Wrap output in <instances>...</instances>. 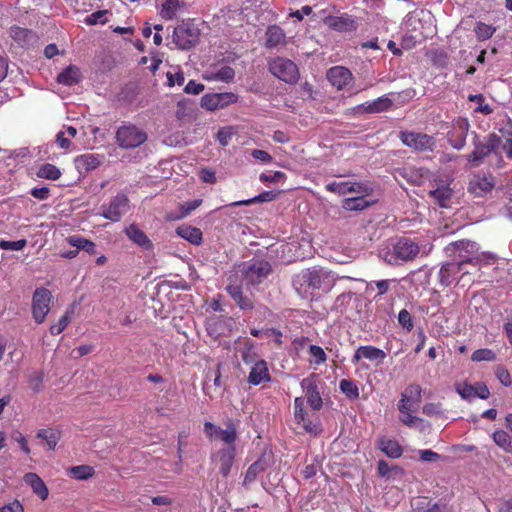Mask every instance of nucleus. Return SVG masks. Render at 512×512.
<instances>
[{
    "instance_id": "obj_19",
    "label": "nucleus",
    "mask_w": 512,
    "mask_h": 512,
    "mask_svg": "<svg viewBox=\"0 0 512 512\" xmlns=\"http://www.w3.org/2000/svg\"><path fill=\"white\" fill-rule=\"evenodd\" d=\"M271 271L269 263L265 261H255L244 268V277L248 284H255L267 277Z\"/></svg>"
},
{
    "instance_id": "obj_5",
    "label": "nucleus",
    "mask_w": 512,
    "mask_h": 512,
    "mask_svg": "<svg viewBox=\"0 0 512 512\" xmlns=\"http://www.w3.org/2000/svg\"><path fill=\"white\" fill-rule=\"evenodd\" d=\"M399 139L405 146L417 152L433 151L436 145L434 137L421 132L402 131Z\"/></svg>"
},
{
    "instance_id": "obj_8",
    "label": "nucleus",
    "mask_w": 512,
    "mask_h": 512,
    "mask_svg": "<svg viewBox=\"0 0 512 512\" xmlns=\"http://www.w3.org/2000/svg\"><path fill=\"white\" fill-rule=\"evenodd\" d=\"M204 433H206L207 438L210 440L218 438L224 442L225 447L235 448L238 434L236 433L235 425L231 421L226 424V428H221L211 422H204Z\"/></svg>"
},
{
    "instance_id": "obj_52",
    "label": "nucleus",
    "mask_w": 512,
    "mask_h": 512,
    "mask_svg": "<svg viewBox=\"0 0 512 512\" xmlns=\"http://www.w3.org/2000/svg\"><path fill=\"white\" fill-rule=\"evenodd\" d=\"M234 76H235L234 70L229 66H224V67L220 68L214 74L213 78L215 80H219V81H223V82H230L233 80Z\"/></svg>"
},
{
    "instance_id": "obj_44",
    "label": "nucleus",
    "mask_w": 512,
    "mask_h": 512,
    "mask_svg": "<svg viewBox=\"0 0 512 512\" xmlns=\"http://www.w3.org/2000/svg\"><path fill=\"white\" fill-rule=\"evenodd\" d=\"M28 386L34 394L40 393L43 389V372L40 370L31 372L28 376Z\"/></svg>"
},
{
    "instance_id": "obj_7",
    "label": "nucleus",
    "mask_w": 512,
    "mask_h": 512,
    "mask_svg": "<svg viewBox=\"0 0 512 512\" xmlns=\"http://www.w3.org/2000/svg\"><path fill=\"white\" fill-rule=\"evenodd\" d=\"M52 300L51 292L46 288H37L32 297V316L36 323L41 324L45 321L50 311Z\"/></svg>"
},
{
    "instance_id": "obj_16",
    "label": "nucleus",
    "mask_w": 512,
    "mask_h": 512,
    "mask_svg": "<svg viewBox=\"0 0 512 512\" xmlns=\"http://www.w3.org/2000/svg\"><path fill=\"white\" fill-rule=\"evenodd\" d=\"M494 184L491 175L475 174L469 181L468 191L476 197H484L492 191Z\"/></svg>"
},
{
    "instance_id": "obj_30",
    "label": "nucleus",
    "mask_w": 512,
    "mask_h": 512,
    "mask_svg": "<svg viewBox=\"0 0 512 512\" xmlns=\"http://www.w3.org/2000/svg\"><path fill=\"white\" fill-rule=\"evenodd\" d=\"M392 106V101L386 97L382 96L376 100L365 102L359 108L366 113H380L388 110Z\"/></svg>"
},
{
    "instance_id": "obj_34",
    "label": "nucleus",
    "mask_w": 512,
    "mask_h": 512,
    "mask_svg": "<svg viewBox=\"0 0 512 512\" xmlns=\"http://www.w3.org/2000/svg\"><path fill=\"white\" fill-rule=\"evenodd\" d=\"M326 24L339 31H347L355 28V22L350 17H328Z\"/></svg>"
},
{
    "instance_id": "obj_36",
    "label": "nucleus",
    "mask_w": 512,
    "mask_h": 512,
    "mask_svg": "<svg viewBox=\"0 0 512 512\" xmlns=\"http://www.w3.org/2000/svg\"><path fill=\"white\" fill-rule=\"evenodd\" d=\"M492 440H494V443L498 448L505 451L507 454L512 453L511 437L507 432L503 430H495L494 434H492Z\"/></svg>"
},
{
    "instance_id": "obj_26",
    "label": "nucleus",
    "mask_w": 512,
    "mask_h": 512,
    "mask_svg": "<svg viewBox=\"0 0 512 512\" xmlns=\"http://www.w3.org/2000/svg\"><path fill=\"white\" fill-rule=\"evenodd\" d=\"M411 508L414 512H446L444 506L437 502H431L428 497L418 496L411 500Z\"/></svg>"
},
{
    "instance_id": "obj_49",
    "label": "nucleus",
    "mask_w": 512,
    "mask_h": 512,
    "mask_svg": "<svg viewBox=\"0 0 512 512\" xmlns=\"http://www.w3.org/2000/svg\"><path fill=\"white\" fill-rule=\"evenodd\" d=\"M398 323L403 329H405L408 332H410L414 327L412 316L410 312L406 309H402L399 311Z\"/></svg>"
},
{
    "instance_id": "obj_63",
    "label": "nucleus",
    "mask_w": 512,
    "mask_h": 512,
    "mask_svg": "<svg viewBox=\"0 0 512 512\" xmlns=\"http://www.w3.org/2000/svg\"><path fill=\"white\" fill-rule=\"evenodd\" d=\"M0 512H24V507L18 500H13L0 507Z\"/></svg>"
},
{
    "instance_id": "obj_6",
    "label": "nucleus",
    "mask_w": 512,
    "mask_h": 512,
    "mask_svg": "<svg viewBox=\"0 0 512 512\" xmlns=\"http://www.w3.org/2000/svg\"><path fill=\"white\" fill-rule=\"evenodd\" d=\"M270 72L286 83H295L299 72L294 62L286 58H275L269 63Z\"/></svg>"
},
{
    "instance_id": "obj_15",
    "label": "nucleus",
    "mask_w": 512,
    "mask_h": 512,
    "mask_svg": "<svg viewBox=\"0 0 512 512\" xmlns=\"http://www.w3.org/2000/svg\"><path fill=\"white\" fill-rule=\"evenodd\" d=\"M301 388L304 390L308 406L314 411H320L321 407H323V400L321 399L320 391H318L317 383L315 382V375L312 374L302 379Z\"/></svg>"
},
{
    "instance_id": "obj_48",
    "label": "nucleus",
    "mask_w": 512,
    "mask_h": 512,
    "mask_svg": "<svg viewBox=\"0 0 512 512\" xmlns=\"http://www.w3.org/2000/svg\"><path fill=\"white\" fill-rule=\"evenodd\" d=\"M468 99L470 101H474V102L478 103V106L475 109L476 112H480L485 115H489L493 112L492 107L489 104L485 103L483 95H481V94L469 95Z\"/></svg>"
},
{
    "instance_id": "obj_1",
    "label": "nucleus",
    "mask_w": 512,
    "mask_h": 512,
    "mask_svg": "<svg viewBox=\"0 0 512 512\" xmlns=\"http://www.w3.org/2000/svg\"><path fill=\"white\" fill-rule=\"evenodd\" d=\"M452 248L460 251V260L457 262H447L440 268L438 274L439 282L444 287L450 286L455 281L456 276L462 271V266L464 264L470 263L474 266H477L481 263L493 264L496 260V256L491 253H482L481 255L475 257H466L464 254H462V251H476L477 244L475 242L461 240L452 244Z\"/></svg>"
},
{
    "instance_id": "obj_62",
    "label": "nucleus",
    "mask_w": 512,
    "mask_h": 512,
    "mask_svg": "<svg viewBox=\"0 0 512 512\" xmlns=\"http://www.w3.org/2000/svg\"><path fill=\"white\" fill-rule=\"evenodd\" d=\"M204 88L205 87L202 83H198L194 80H190L186 84V86L184 88V92L187 94L198 95L204 90Z\"/></svg>"
},
{
    "instance_id": "obj_33",
    "label": "nucleus",
    "mask_w": 512,
    "mask_h": 512,
    "mask_svg": "<svg viewBox=\"0 0 512 512\" xmlns=\"http://www.w3.org/2000/svg\"><path fill=\"white\" fill-rule=\"evenodd\" d=\"M37 437L46 442L48 450H54L60 439V433L54 428H42L38 430Z\"/></svg>"
},
{
    "instance_id": "obj_13",
    "label": "nucleus",
    "mask_w": 512,
    "mask_h": 512,
    "mask_svg": "<svg viewBox=\"0 0 512 512\" xmlns=\"http://www.w3.org/2000/svg\"><path fill=\"white\" fill-rule=\"evenodd\" d=\"M293 407H295V421L304 428L305 432L311 435H318L321 432L320 422L312 421L308 414L303 409V399L295 398V402H293Z\"/></svg>"
},
{
    "instance_id": "obj_37",
    "label": "nucleus",
    "mask_w": 512,
    "mask_h": 512,
    "mask_svg": "<svg viewBox=\"0 0 512 512\" xmlns=\"http://www.w3.org/2000/svg\"><path fill=\"white\" fill-rule=\"evenodd\" d=\"M182 5L183 4L179 0H166L162 4L159 14L163 19L171 20L176 16Z\"/></svg>"
},
{
    "instance_id": "obj_40",
    "label": "nucleus",
    "mask_w": 512,
    "mask_h": 512,
    "mask_svg": "<svg viewBox=\"0 0 512 512\" xmlns=\"http://www.w3.org/2000/svg\"><path fill=\"white\" fill-rule=\"evenodd\" d=\"M278 195H279V192L264 191L263 193L255 196L251 199L237 201V202H234L232 205L247 206V205H250L253 203H257V202H270V201H273L274 199H276L278 197Z\"/></svg>"
},
{
    "instance_id": "obj_9",
    "label": "nucleus",
    "mask_w": 512,
    "mask_h": 512,
    "mask_svg": "<svg viewBox=\"0 0 512 512\" xmlns=\"http://www.w3.org/2000/svg\"><path fill=\"white\" fill-rule=\"evenodd\" d=\"M129 208V199L124 194H118L111 199L109 204L101 207V216L110 221L118 222L128 212Z\"/></svg>"
},
{
    "instance_id": "obj_41",
    "label": "nucleus",
    "mask_w": 512,
    "mask_h": 512,
    "mask_svg": "<svg viewBox=\"0 0 512 512\" xmlns=\"http://www.w3.org/2000/svg\"><path fill=\"white\" fill-rule=\"evenodd\" d=\"M69 475L76 480H88L94 476V468L88 465L72 466Z\"/></svg>"
},
{
    "instance_id": "obj_18",
    "label": "nucleus",
    "mask_w": 512,
    "mask_h": 512,
    "mask_svg": "<svg viewBox=\"0 0 512 512\" xmlns=\"http://www.w3.org/2000/svg\"><path fill=\"white\" fill-rule=\"evenodd\" d=\"M429 196L437 203L440 207H449L452 203L454 196V189L451 187L450 182H437L436 187L429 191Z\"/></svg>"
},
{
    "instance_id": "obj_47",
    "label": "nucleus",
    "mask_w": 512,
    "mask_h": 512,
    "mask_svg": "<svg viewBox=\"0 0 512 512\" xmlns=\"http://www.w3.org/2000/svg\"><path fill=\"white\" fill-rule=\"evenodd\" d=\"M107 14V10L93 12L85 18V23L87 25L105 24L108 21Z\"/></svg>"
},
{
    "instance_id": "obj_23",
    "label": "nucleus",
    "mask_w": 512,
    "mask_h": 512,
    "mask_svg": "<svg viewBox=\"0 0 512 512\" xmlns=\"http://www.w3.org/2000/svg\"><path fill=\"white\" fill-rule=\"evenodd\" d=\"M23 480H25L26 485L31 487L32 491H34L35 495L40 497L42 501L46 500L48 497V488L47 485L43 482V480L36 473H26L23 476Z\"/></svg>"
},
{
    "instance_id": "obj_27",
    "label": "nucleus",
    "mask_w": 512,
    "mask_h": 512,
    "mask_svg": "<svg viewBox=\"0 0 512 512\" xmlns=\"http://www.w3.org/2000/svg\"><path fill=\"white\" fill-rule=\"evenodd\" d=\"M378 448L385 456L393 459H398L403 455V448L393 439L382 437L378 441Z\"/></svg>"
},
{
    "instance_id": "obj_22",
    "label": "nucleus",
    "mask_w": 512,
    "mask_h": 512,
    "mask_svg": "<svg viewBox=\"0 0 512 512\" xmlns=\"http://www.w3.org/2000/svg\"><path fill=\"white\" fill-rule=\"evenodd\" d=\"M421 386L416 384H411L406 387L405 391L402 393V398H400L399 402V411L400 413H405L406 411H411L412 405L411 403L418 404L421 401Z\"/></svg>"
},
{
    "instance_id": "obj_43",
    "label": "nucleus",
    "mask_w": 512,
    "mask_h": 512,
    "mask_svg": "<svg viewBox=\"0 0 512 512\" xmlns=\"http://www.w3.org/2000/svg\"><path fill=\"white\" fill-rule=\"evenodd\" d=\"M227 292L230 294L233 300L240 306V308L247 309L252 307L251 301L243 297L241 288L239 286L230 285L227 287Z\"/></svg>"
},
{
    "instance_id": "obj_24",
    "label": "nucleus",
    "mask_w": 512,
    "mask_h": 512,
    "mask_svg": "<svg viewBox=\"0 0 512 512\" xmlns=\"http://www.w3.org/2000/svg\"><path fill=\"white\" fill-rule=\"evenodd\" d=\"M125 234L127 237L138 246L143 249L150 250L153 247L152 242L147 237V235L135 224L129 225L125 229Z\"/></svg>"
},
{
    "instance_id": "obj_51",
    "label": "nucleus",
    "mask_w": 512,
    "mask_h": 512,
    "mask_svg": "<svg viewBox=\"0 0 512 512\" xmlns=\"http://www.w3.org/2000/svg\"><path fill=\"white\" fill-rule=\"evenodd\" d=\"M27 245V241L25 239H20L17 241H7V240H1L0 241V248L3 250H13V251H20L24 249Z\"/></svg>"
},
{
    "instance_id": "obj_35",
    "label": "nucleus",
    "mask_w": 512,
    "mask_h": 512,
    "mask_svg": "<svg viewBox=\"0 0 512 512\" xmlns=\"http://www.w3.org/2000/svg\"><path fill=\"white\" fill-rule=\"evenodd\" d=\"M366 195L358 194L356 197L346 198L342 207L347 211H360L367 208L370 202L365 199Z\"/></svg>"
},
{
    "instance_id": "obj_64",
    "label": "nucleus",
    "mask_w": 512,
    "mask_h": 512,
    "mask_svg": "<svg viewBox=\"0 0 512 512\" xmlns=\"http://www.w3.org/2000/svg\"><path fill=\"white\" fill-rule=\"evenodd\" d=\"M495 512H512V496L500 499L497 503V511Z\"/></svg>"
},
{
    "instance_id": "obj_60",
    "label": "nucleus",
    "mask_w": 512,
    "mask_h": 512,
    "mask_svg": "<svg viewBox=\"0 0 512 512\" xmlns=\"http://www.w3.org/2000/svg\"><path fill=\"white\" fill-rule=\"evenodd\" d=\"M261 470L262 468L260 467L259 462L250 465L249 468H247L246 476H244V482H253Z\"/></svg>"
},
{
    "instance_id": "obj_25",
    "label": "nucleus",
    "mask_w": 512,
    "mask_h": 512,
    "mask_svg": "<svg viewBox=\"0 0 512 512\" xmlns=\"http://www.w3.org/2000/svg\"><path fill=\"white\" fill-rule=\"evenodd\" d=\"M268 381L269 372L268 366H266V362L264 360H259L255 362V365L252 366V370H250L249 373V384L253 386H258Z\"/></svg>"
},
{
    "instance_id": "obj_10",
    "label": "nucleus",
    "mask_w": 512,
    "mask_h": 512,
    "mask_svg": "<svg viewBox=\"0 0 512 512\" xmlns=\"http://www.w3.org/2000/svg\"><path fill=\"white\" fill-rule=\"evenodd\" d=\"M469 127L470 125L466 118L458 117L452 121L451 127L447 132V140L454 149L461 150L465 146Z\"/></svg>"
},
{
    "instance_id": "obj_58",
    "label": "nucleus",
    "mask_w": 512,
    "mask_h": 512,
    "mask_svg": "<svg viewBox=\"0 0 512 512\" xmlns=\"http://www.w3.org/2000/svg\"><path fill=\"white\" fill-rule=\"evenodd\" d=\"M422 413L428 417L439 416L441 414L440 403H428L422 406Z\"/></svg>"
},
{
    "instance_id": "obj_56",
    "label": "nucleus",
    "mask_w": 512,
    "mask_h": 512,
    "mask_svg": "<svg viewBox=\"0 0 512 512\" xmlns=\"http://www.w3.org/2000/svg\"><path fill=\"white\" fill-rule=\"evenodd\" d=\"M70 318L67 314L60 317V319L50 327V332L52 335L60 334L69 324Z\"/></svg>"
},
{
    "instance_id": "obj_54",
    "label": "nucleus",
    "mask_w": 512,
    "mask_h": 512,
    "mask_svg": "<svg viewBox=\"0 0 512 512\" xmlns=\"http://www.w3.org/2000/svg\"><path fill=\"white\" fill-rule=\"evenodd\" d=\"M168 85L174 86V85H183L185 78L184 73L181 70H175L174 72L168 71L166 74Z\"/></svg>"
},
{
    "instance_id": "obj_28",
    "label": "nucleus",
    "mask_w": 512,
    "mask_h": 512,
    "mask_svg": "<svg viewBox=\"0 0 512 512\" xmlns=\"http://www.w3.org/2000/svg\"><path fill=\"white\" fill-rule=\"evenodd\" d=\"M103 156L95 154H83L77 156L74 160L76 168L80 171H90L96 169L102 162Z\"/></svg>"
},
{
    "instance_id": "obj_59",
    "label": "nucleus",
    "mask_w": 512,
    "mask_h": 512,
    "mask_svg": "<svg viewBox=\"0 0 512 512\" xmlns=\"http://www.w3.org/2000/svg\"><path fill=\"white\" fill-rule=\"evenodd\" d=\"M440 458H441L440 454H438L430 449L420 450V459L422 462L435 463V462L439 461Z\"/></svg>"
},
{
    "instance_id": "obj_14",
    "label": "nucleus",
    "mask_w": 512,
    "mask_h": 512,
    "mask_svg": "<svg viewBox=\"0 0 512 512\" xmlns=\"http://www.w3.org/2000/svg\"><path fill=\"white\" fill-rule=\"evenodd\" d=\"M235 455V447H223L212 454V461L218 463L219 474H221L222 477L226 478L231 473Z\"/></svg>"
},
{
    "instance_id": "obj_38",
    "label": "nucleus",
    "mask_w": 512,
    "mask_h": 512,
    "mask_svg": "<svg viewBox=\"0 0 512 512\" xmlns=\"http://www.w3.org/2000/svg\"><path fill=\"white\" fill-rule=\"evenodd\" d=\"M266 46L268 48L276 47L284 42L285 34L281 28L277 26H271L267 30Z\"/></svg>"
},
{
    "instance_id": "obj_55",
    "label": "nucleus",
    "mask_w": 512,
    "mask_h": 512,
    "mask_svg": "<svg viewBox=\"0 0 512 512\" xmlns=\"http://www.w3.org/2000/svg\"><path fill=\"white\" fill-rule=\"evenodd\" d=\"M495 376H497L498 381H500L503 386H511V377L509 376L507 368L504 366H497V368H495Z\"/></svg>"
},
{
    "instance_id": "obj_42",
    "label": "nucleus",
    "mask_w": 512,
    "mask_h": 512,
    "mask_svg": "<svg viewBox=\"0 0 512 512\" xmlns=\"http://www.w3.org/2000/svg\"><path fill=\"white\" fill-rule=\"evenodd\" d=\"M37 176L39 178L49 179V180H57L61 176V171L55 165L46 163L39 167L37 171Z\"/></svg>"
},
{
    "instance_id": "obj_12",
    "label": "nucleus",
    "mask_w": 512,
    "mask_h": 512,
    "mask_svg": "<svg viewBox=\"0 0 512 512\" xmlns=\"http://www.w3.org/2000/svg\"><path fill=\"white\" fill-rule=\"evenodd\" d=\"M238 96L231 92L205 94L201 98V107L208 111L223 109L236 103Z\"/></svg>"
},
{
    "instance_id": "obj_11",
    "label": "nucleus",
    "mask_w": 512,
    "mask_h": 512,
    "mask_svg": "<svg viewBox=\"0 0 512 512\" xmlns=\"http://www.w3.org/2000/svg\"><path fill=\"white\" fill-rule=\"evenodd\" d=\"M394 257L386 259L390 264L394 263L395 259L402 261H410L417 257L420 253L419 245L409 238L399 239L393 246Z\"/></svg>"
},
{
    "instance_id": "obj_39",
    "label": "nucleus",
    "mask_w": 512,
    "mask_h": 512,
    "mask_svg": "<svg viewBox=\"0 0 512 512\" xmlns=\"http://www.w3.org/2000/svg\"><path fill=\"white\" fill-rule=\"evenodd\" d=\"M339 390L342 394L347 396L351 401L357 400L360 392L358 391L357 383L350 379H342L339 381Z\"/></svg>"
},
{
    "instance_id": "obj_61",
    "label": "nucleus",
    "mask_w": 512,
    "mask_h": 512,
    "mask_svg": "<svg viewBox=\"0 0 512 512\" xmlns=\"http://www.w3.org/2000/svg\"><path fill=\"white\" fill-rule=\"evenodd\" d=\"M294 346H295L296 350H299V349H302V350L309 349V352H317V353L324 352L321 347L312 345V344H310L308 341H306L304 339L295 340L294 341Z\"/></svg>"
},
{
    "instance_id": "obj_29",
    "label": "nucleus",
    "mask_w": 512,
    "mask_h": 512,
    "mask_svg": "<svg viewBox=\"0 0 512 512\" xmlns=\"http://www.w3.org/2000/svg\"><path fill=\"white\" fill-rule=\"evenodd\" d=\"M176 233L191 244L199 245L202 242V231L197 227L181 225L176 229Z\"/></svg>"
},
{
    "instance_id": "obj_17",
    "label": "nucleus",
    "mask_w": 512,
    "mask_h": 512,
    "mask_svg": "<svg viewBox=\"0 0 512 512\" xmlns=\"http://www.w3.org/2000/svg\"><path fill=\"white\" fill-rule=\"evenodd\" d=\"M326 189L340 195L347 193L368 195L371 191L366 184L351 181L331 182L326 186Z\"/></svg>"
},
{
    "instance_id": "obj_20",
    "label": "nucleus",
    "mask_w": 512,
    "mask_h": 512,
    "mask_svg": "<svg viewBox=\"0 0 512 512\" xmlns=\"http://www.w3.org/2000/svg\"><path fill=\"white\" fill-rule=\"evenodd\" d=\"M173 39L175 44L181 49H189L198 39L196 29L178 26L174 29Z\"/></svg>"
},
{
    "instance_id": "obj_2",
    "label": "nucleus",
    "mask_w": 512,
    "mask_h": 512,
    "mask_svg": "<svg viewBox=\"0 0 512 512\" xmlns=\"http://www.w3.org/2000/svg\"><path fill=\"white\" fill-rule=\"evenodd\" d=\"M336 276L323 267H311L301 270L293 277V287L299 295L308 298L315 291L329 292L336 282Z\"/></svg>"
},
{
    "instance_id": "obj_3",
    "label": "nucleus",
    "mask_w": 512,
    "mask_h": 512,
    "mask_svg": "<svg viewBox=\"0 0 512 512\" xmlns=\"http://www.w3.org/2000/svg\"><path fill=\"white\" fill-rule=\"evenodd\" d=\"M115 139L119 147L134 149L147 141V133L134 124L125 123L116 130Z\"/></svg>"
},
{
    "instance_id": "obj_57",
    "label": "nucleus",
    "mask_w": 512,
    "mask_h": 512,
    "mask_svg": "<svg viewBox=\"0 0 512 512\" xmlns=\"http://www.w3.org/2000/svg\"><path fill=\"white\" fill-rule=\"evenodd\" d=\"M233 135L234 132L231 127H224L219 130L217 134V139L222 146H227L230 143V140Z\"/></svg>"
},
{
    "instance_id": "obj_50",
    "label": "nucleus",
    "mask_w": 512,
    "mask_h": 512,
    "mask_svg": "<svg viewBox=\"0 0 512 512\" xmlns=\"http://www.w3.org/2000/svg\"><path fill=\"white\" fill-rule=\"evenodd\" d=\"M251 334L255 337L265 338V339H273L276 342L280 341L281 333L274 329H265V330H257L252 329Z\"/></svg>"
},
{
    "instance_id": "obj_46",
    "label": "nucleus",
    "mask_w": 512,
    "mask_h": 512,
    "mask_svg": "<svg viewBox=\"0 0 512 512\" xmlns=\"http://www.w3.org/2000/svg\"><path fill=\"white\" fill-rule=\"evenodd\" d=\"M206 328L208 333L214 337L222 334L225 330L223 322L217 316H212L207 319Z\"/></svg>"
},
{
    "instance_id": "obj_31",
    "label": "nucleus",
    "mask_w": 512,
    "mask_h": 512,
    "mask_svg": "<svg viewBox=\"0 0 512 512\" xmlns=\"http://www.w3.org/2000/svg\"><path fill=\"white\" fill-rule=\"evenodd\" d=\"M81 79V72L76 66H69L63 72H61L57 80L59 83L71 86L77 84Z\"/></svg>"
},
{
    "instance_id": "obj_21",
    "label": "nucleus",
    "mask_w": 512,
    "mask_h": 512,
    "mask_svg": "<svg viewBox=\"0 0 512 512\" xmlns=\"http://www.w3.org/2000/svg\"><path fill=\"white\" fill-rule=\"evenodd\" d=\"M327 78L332 86L336 87L338 90H342L351 83L353 76L347 68L335 66L328 70Z\"/></svg>"
},
{
    "instance_id": "obj_53",
    "label": "nucleus",
    "mask_w": 512,
    "mask_h": 512,
    "mask_svg": "<svg viewBox=\"0 0 512 512\" xmlns=\"http://www.w3.org/2000/svg\"><path fill=\"white\" fill-rule=\"evenodd\" d=\"M455 390H457V393L460 394L461 398L464 400H470L475 397V391L474 386L462 383L457 384V387H455Z\"/></svg>"
},
{
    "instance_id": "obj_32",
    "label": "nucleus",
    "mask_w": 512,
    "mask_h": 512,
    "mask_svg": "<svg viewBox=\"0 0 512 512\" xmlns=\"http://www.w3.org/2000/svg\"><path fill=\"white\" fill-rule=\"evenodd\" d=\"M67 242L71 246L75 247L78 251L84 250L89 254L96 253V245L92 241H90L86 238H83L81 236H78V235L70 236L67 238Z\"/></svg>"
},
{
    "instance_id": "obj_4",
    "label": "nucleus",
    "mask_w": 512,
    "mask_h": 512,
    "mask_svg": "<svg viewBox=\"0 0 512 512\" xmlns=\"http://www.w3.org/2000/svg\"><path fill=\"white\" fill-rule=\"evenodd\" d=\"M499 142L500 139L495 134H490L483 141H480L479 137L475 135L473 139L474 150L466 156L467 160L473 166L480 165L483 159L498 147Z\"/></svg>"
},
{
    "instance_id": "obj_45",
    "label": "nucleus",
    "mask_w": 512,
    "mask_h": 512,
    "mask_svg": "<svg viewBox=\"0 0 512 512\" xmlns=\"http://www.w3.org/2000/svg\"><path fill=\"white\" fill-rule=\"evenodd\" d=\"M496 29L495 27L485 24L483 22H477L474 32L476 35V38L479 41H485L492 37V35L495 33Z\"/></svg>"
}]
</instances>
